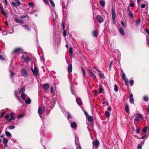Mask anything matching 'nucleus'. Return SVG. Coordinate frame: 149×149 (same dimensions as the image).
<instances>
[{
    "instance_id": "nucleus-1",
    "label": "nucleus",
    "mask_w": 149,
    "mask_h": 149,
    "mask_svg": "<svg viewBox=\"0 0 149 149\" xmlns=\"http://www.w3.org/2000/svg\"><path fill=\"white\" fill-rule=\"evenodd\" d=\"M15 113L13 112H10L9 115H6L5 118L8 122H10L12 120H15V118L14 116Z\"/></svg>"
},
{
    "instance_id": "nucleus-2",
    "label": "nucleus",
    "mask_w": 149,
    "mask_h": 149,
    "mask_svg": "<svg viewBox=\"0 0 149 149\" xmlns=\"http://www.w3.org/2000/svg\"><path fill=\"white\" fill-rule=\"evenodd\" d=\"M40 133L42 134L41 138V141L42 144L46 143L48 141L47 135V134H44L43 132L40 131Z\"/></svg>"
},
{
    "instance_id": "nucleus-3",
    "label": "nucleus",
    "mask_w": 149,
    "mask_h": 149,
    "mask_svg": "<svg viewBox=\"0 0 149 149\" xmlns=\"http://www.w3.org/2000/svg\"><path fill=\"white\" fill-rule=\"evenodd\" d=\"M44 112L43 111L42 108L39 107L38 109V113L40 117L42 119L43 118L44 116L45 115L43 113Z\"/></svg>"
},
{
    "instance_id": "nucleus-4",
    "label": "nucleus",
    "mask_w": 149,
    "mask_h": 149,
    "mask_svg": "<svg viewBox=\"0 0 149 149\" xmlns=\"http://www.w3.org/2000/svg\"><path fill=\"white\" fill-rule=\"evenodd\" d=\"M22 58L24 59L25 62H26L27 63L28 61H31V59L28 57L27 54L26 53H24L22 56Z\"/></svg>"
},
{
    "instance_id": "nucleus-5",
    "label": "nucleus",
    "mask_w": 149,
    "mask_h": 149,
    "mask_svg": "<svg viewBox=\"0 0 149 149\" xmlns=\"http://www.w3.org/2000/svg\"><path fill=\"white\" fill-rule=\"evenodd\" d=\"M22 51V49L20 47L17 48L15 49L12 52V54H19Z\"/></svg>"
},
{
    "instance_id": "nucleus-6",
    "label": "nucleus",
    "mask_w": 149,
    "mask_h": 149,
    "mask_svg": "<svg viewBox=\"0 0 149 149\" xmlns=\"http://www.w3.org/2000/svg\"><path fill=\"white\" fill-rule=\"evenodd\" d=\"M111 13L112 15V19L113 20V22L114 24H115L116 23L115 20L116 17V13L115 12V9L114 8H112Z\"/></svg>"
},
{
    "instance_id": "nucleus-7",
    "label": "nucleus",
    "mask_w": 149,
    "mask_h": 149,
    "mask_svg": "<svg viewBox=\"0 0 149 149\" xmlns=\"http://www.w3.org/2000/svg\"><path fill=\"white\" fill-rule=\"evenodd\" d=\"M21 25L27 31H30L31 30V27L27 24H21Z\"/></svg>"
},
{
    "instance_id": "nucleus-8",
    "label": "nucleus",
    "mask_w": 149,
    "mask_h": 149,
    "mask_svg": "<svg viewBox=\"0 0 149 149\" xmlns=\"http://www.w3.org/2000/svg\"><path fill=\"white\" fill-rule=\"evenodd\" d=\"M31 70L33 72L34 76H36L38 75V70L36 67L34 66V69L31 68Z\"/></svg>"
},
{
    "instance_id": "nucleus-9",
    "label": "nucleus",
    "mask_w": 149,
    "mask_h": 149,
    "mask_svg": "<svg viewBox=\"0 0 149 149\" xmlns=\"http://www.w3.org/2000/svg\"><path fill=\"white\" fill-rule=\"evenodd\" d=\"M93 146H94L96 148H97L99 146V142L96 139L95 141H93Z\"/></svg>"
},
{
    "instance_id": "nucleus-10",
    "label": "nucleus",
    "mask_w": 149,
    "mask_h": 149,
    "mask_svg": "<svg viewBox=\"0 0 149 149\" xmlns=\"http://www.w3.org/2000/svg\"><path fill=\"white\" fill-rule=\"evenodd\" d=\"M22 75L24 77H27L28 75V74L26 71L25 69H23L21 71Z\"/></svg>"
},
{
    "instance_id": "nucleus-11",
    "label": "nucleus",
    "mask_w": 149,
    "mask_h": 149,
    "mask_svg": "<svg viewBox=\"0 0 149 149\" xmlns=\"http://www.w3.org/2000/svg\"><path fill=\"white\" fill-rule=\"evenodd\" d=\"M87 71L88 73L93 78H96V76L95 74L92 72L91 70L88 69H87Z\"/></svg>"
},
{
    "instance_id": "nucleus-12",
    "label": "nucleus",
    "mask_w": 149,
    "mask_h": 149,
    "mask_svg": "<svg viewBox=\"0 0 149 149\" xmlns=\"http://www.w3.org/2000/svg\"><path fill=\"white\" fill-rule=\"evenodd\" d=\"M15 97L17 99V100L21 103H23V102L21 100L20 97L18 95L17 91H15Z\"/></svg>"
},
{
    "instance_id": "nucleus-13",
    "label": "nucleus",
    "mask_w": 149,
    "mask_h": 149,
    "mask_svg": "<svg viewBox=\"0 0 149 149\" xmlns=\"http://www.w3.org/2000/svg\"><path fill=\"white\" fill-rule=\"evenodd\" d=\"M97 18L99 23H101L104 22V19L101 15H97Z\"/></svg>"
},
{
    "instance_id": "nucleus-14",
    "label": "nucleus",
    "mask_w": 149,
    "mask_h": 149,
    "mask_svg": "<svg viewBox=\"0 0 149 149\" xmlns=\"http://www.w3.org/2000/svg\"><path fill=\"white\" fill-rule=\"evenodd\" d=\"M12 5L15 7H17L19 6L21 3H20L19 0L17 1L16 2L13 1L12 2Z\"/></svg>"
},
{
    "instance_id": "nucleus-15",
    "label": "nucleus",
    "mask_w": 149,
    "mask_h": 149,
    "mask_svg": "<svg viewBox=\"0 0 149 149\" xmlns=\"http://www.w3.org/2000/svg\"><path fill=\"white\" fill-rule=\"evenodd\" d=\"M76 101L78 105L81 106L82 104V102L80 99L78 97H77L76 98Z\"/></svg>"
},
{
    "instance_id": "nucleus-16",
    "label": "nucleus",
    "mask_w": 149,
    "mask_h": 149,
    "mask_svg": "<svg viewBox=\"0 0 149 149\" xmlns=\"http://www.w3.org/2000/svg\"><path fill=\"white\" fill-rule=\"evenodd\" d=\"M77 125L75 122H73L71 124V127L72 128H74L75 130L77 128Z\"/></svg>"
},
{
    "instance_id": "nucleus-17",
    "label": "nucleus",
    "mask_w": 149,
    "mask_h": 149,
    "mask_svg": "<svg viewBox=\"0 0 149 149\" xmlns=\"http://www.w3.org/2000/svg\"><path fill=\"white\" fill-rule=\"evenodd\" d=\"M119 31L122 36H123L125 35L124 31L122 27H119Z\"/></svg>"
},
{
    "instance_id": "nucleus-18",
    "label": "nucleus",
    "mask_w": 149,
    "mask_h": 149,
    "mask_svg": "<svg viewBox=\"0 0 149 149\" xmlns=\"http://www.w3.org/2000/svg\"><path fill=\"white\" fill-rule=\"evenodd\" d=\"M92 34L94 37H97L98 35V32L96 30H94L92 32Z\"/></svg>"
},
{
    "instance_id": "nucleus-19",
    "label": "nucleus",
    "mask_w": 149,
    "mask_h": 149,
    "mask_svg": "<svg viewBox=\"0 0 149 149\" xmlns=\"http://www.w3.org/2000/svg\"><path fill=\"white\" fill-rule=\"evenodd\" d=\"M72 70V66L71 63L68 66V71L69 72H71Z\"/></svg>"
},
{
    "instance_id": "nucleus-20",
    "label": "nucleus",
    "mask_w": 149,
    "mask_h": 149,
    "mask_svg": "<svg viewBox=\"0 0 149 149\" xmlns=\"http://www.w3.org/2000/svg\"><path fill=\"white\" fill-rule=\"evenodd\" d=\"M52 18L54 20H55V19L57 18V15L55 12H54L52 13Z\"/></svg>"
},
{
    "instance_id": "nucleus-21",
    "label": "nucleus",
    "mask_w": 149,
    "mask_h": 149,
    "mask_svg": "<svg viewBox=\"0 0 149 149\" xmlns=\"http://www.w3.org/2000/svg\"><path fill=\"white\" fill-rule=\"evenodd\" d=\"M49 84H44L43 86V89L45 90H47L49 87Z\"/></svg>"
},
{
    "instance_id": "nucleus-22",
    "label": "nucleus",
    "mask_w": 149,
    "mask_h": 149,
    "mask_svg": "<svg viewBox=\"0 0 149 149\" xmlns=\"http://www.w3.org/2000/svg\"><path fill=\"white\" fill-rule=\"evenodd\" d=\"M133 95L132 94H131L130 95V103L134 104V100L133 98Z\"/></svg>"
},
{
    "instance_id": "nucleus-23",
    "label": "nucleus",
    "mask_w": 149,
    "mask_h": 149,
    "mask_svg": "<svg viewBox=\"0 0 149 149\" xmlns=\"http://www.w3.org/2000/svg\"><path fill=\"white\" fill-rule=\"evenodd\" d=\"M3 143L5 146H6V144L8 142V140L7 138H4L3 139Z\"/></svg>"
},
{
    "instance_id": "nucleus-24",
    "label": "nucleus",
    "mask_w": 149,
    "mask_h": 149,
    "mask_svg": "<svg viewBox=\"0 0 149 149\" xmlns=\"http://www.w3.org/2000/svg\"><path fill=\"white\" fill-rule=\"evenodd\" d=\"M87 119L88 121L91 123L93 121V117L91 116H89L87 117Z\"/></svg>"
},
{
    "instance_id": "nucleus-25",
    "label": "nucleus",
    "mask_w": 149,
    "mask_h": 149,
    "mask_svg": "<svg viewBox=\"0 0 149 149\" xmlns=\"http://www.w3.org/2000/svg\"><path fill=\"white\" fill-rule=\"evenodd\" d=\"M141 31L143 33L145 31L146 32L148 35H149V30H147L146 29H142L141 28Z\"/></svg>"
},
{
    "instance_id": "nucleus-26",
    "label": "nucleus",
    "mask_w": 149,
    "mask_h": 149,
    "mask_svg": "<svg viewBox=\"0 0 149 149\" xmlns=\"http://www.w3.org/2000/svg\"><path fill=\"white\" fill-rule=\"evenodd\" d=\"M130 17L132 18L133 20L134 19V14L132 12V11H130V12H129L128 13Z\"/></svg>"
},
{
    "instance_id": "nucleus-27",
    "label": "nucleus",
    "mask_w": 149,
    "mask_h": 149,
    "mask_svg": "<svg viewBox=\"0 0 149 149\" xmlns=\"http://www.w3.org/2000/svg\"><path fill=\"white\" fill-rule=\"evenodd\" d=\"M125 111L127 112H129V106L127 104H126L125 105Z\"/></svg>"
},
{
    "instance_id": "nucleus-28",
    "label": "nucleus",
    "mask_w": 149,
    "mask_h": 149,
    "mask_svg": "<svg viewBox=\"0 0 149 149\" xmlns=\"http://www.w3.org/2000/svg\"><path fill=\"white\" fill-rule=\"evenodd\" d=\"M25 103L28 104H30L31 103V100L30 97H29L28 99L25 101Z\"/></svg>"
},
{
    "instance_id": "nucleus-29",
    "label": "nucleus",
    "mask_w": 149,
    "mask_h": 149,
    "mask_svg": "<svg viewBox=\"0 0 149 149\" xmlns=\"http://www.w3.org/2000/svg\"><path fill=\"white\" fill-rule=\"evenodd\" d=\"M15 74V73L13 71H10V76L11 79L13 77Z\"/></svg>"
},
{
    "instance_id": "nucleus-30",
    "label": "nucleus",
    "mask_w": 149,
    "mask_h": 149,
    "mask_svg": "<svg viewBox=\"0 0 149 149\" xmlns=\"http://www.w3.org/2000/svg\"><path fill=\"white\" fill-rule=\"evenodd\" d=\"M25 89L24 87H22L19 91V93H24L23 92L25 91Z\"/></svg>"
},
{
    "instance_id": "nucleus-31",
    "label": "nucleus",
    "mask_w": 149,
    "mask_h": 149,
    "mask_svg": "<svg viewBox=\"0 0 149 149\" xmlns=\"http://www.w3.org/2000/svg\"><path fill=\"white\" fill-rule=\"evenodd\" d=\"M15 21L16 22L18 23H19L20 24H22L23 23V22L22 21L18 19L17 18H15Z\"/></svg>"
},
{
    "instance_id": "nucleus-32",
    "label": "nucleus",
    "mask_w": 149,
    "mask_h": 149,
    "mask_svg": "<svg viewBox=\"0 0 149 149\" xmlns=\"http://www.w3.org/2000/svg\"><path fill=\"white\" fill-rule=\"evenodd\" d=\"M100 3L102 7H104L105 4V2L104 0H101L100 2Z\"/></svg>"
},
{
    "instance_id": "nucleus-33",
    "label": "nucleus",
    "mask_w": 149,
    "mask_h": 149,
    "mask_svg": "<svg viewBox=\"0 0 149 149\" xmlns=\"http://www.w3.org/2000/svg\"><path fill=\"white\" fill-rule=\"evenodd\" d=\"M147 127H145L142 129V132L144 134H146V132L147 131Z\"/></svg>"
},
{
    "instance_id": "nucleus-34",
    "label": "nucleus",
    "mask_w": 149,
    "mask_h": 149,
    "mask_svg": "<svg viewBox=\"0 0 149 149\" xmlns=\"http://www.w3.org/2000/svg\"><path fill=\"white\" fill-rule=\"evenodd\" d=\"M21 97L23 100H25L26 99L25 97V94L24 93H22L21 95Z\"/></svg>"
},
{
    "instance_id": "nucleus-35",
    "label": "nucleus",
    "mask_w": 149,
    "mask_h": 149,
    "mask_svg": "<svg viewBox=\"0 0 149 149\" xmlns=\"http://www.w3.org/2000/svg\"><path fill=\"white\" fill-rule=\"evenodd\" d=\"M1 13L5 16L7 17V14L6 13V12L5 11H4L3 10H1Z\"/></svg>"
},
{
    "instance_id": "nucleus-36",
    "label": "nucleus",
    "mask_w": 149,
    "mask_h": 149,
    "mask_svg": "<svg viewBox=\"0 0 149 149\" xmlns=\"http://www.w3.org/2000/svg\"><path fill=\"white\" fill-rule=\"evenodd\" d=\"M98 72H99L98 74L100 78H101L103 76V74L102 73L101 71L99 70Z\"/></svg>"
},
{
    "instance_id": "nucleus-37",
    "label": "nucleus",
    "mask_w": 149,
    "mask_h": 149,
    "mask_svg": "<svg viewBox=\"0 0 149 149\" xmlns=\"http://www.w3.org/2000/svg\"><path fill=\"white\" fill-rule=\"evenodd\" d=\"M6 136L8 137H10L11 136L10 133L8 131H6Z\"/></svg>"
},
{
    "instance_id": "nucleus-38",
    "label": "nucleus",
    "mask_w": 149,
    "mask_h": 149,
    "mask_svg": "<svg viewBox=\"0 0 149 149\" xmlns=\"http://www.w3.org/2000/svg\"><path fill=\"white\" fill-rule=\"evenodd\" d=\"M105 115L107 117H108L110 116V113L107 111H106L105 113Z\"/></svg>"
},
{
    "instance_id": "nucleus-39",
    "label": "nucleus",
    "mask_w": 149,
    "mask_h": 149,
    "mask_svg": "<svg viewBox=\"0 0 149 149\" xmlns=\"http://www.w3.org/2000/svg\"><path fill=\"white\" fill-rule=\"evenodd\" d=\"M49 1L51 6H52L53 7H54L55 6V4L52 0H49Z\"/></svg>"
},
{
    "instance_id": "nucleus-40",
    "label": "nucleus",
    "mask_w": 149,
    "mask_h": 149,
    "mask_svg": "<svg viewBox=\"0 0 149 149\" xmlns=\"http://www.w3.org/2000/svg\"><path fill=\"white\" fill-rule=\"evenodd\" d=\"M82 72L83 74V76L84 77H85L86 76V73L85 70L82 68H81Z\"/></svg>"
},
{
    "instance_id": "nucleus-41",
    "label": "nucleus",
    "mask_w": 149,
    "mask_h": 149,
    "mask_svg": "<svg viewBox=\"0 0 149 149\" xmlns=\"http://www.w3.org/2000/svg\"><path fill=\"white\" fill-rule=\"evenodd\" d=\"M103 91V89L102 88L101 86V85L99 89V93H101Z\"/></svg>"
},
{
    "instance_id": "nucleus-42",
    "label": "nucleus",
    "mask_w": 149,
    "mask_h": 149,
    "mask_svg": "<svg viewBox=\"0 0 149 149\" xmlns=\"http://www.w3.org/2000/svg\"><path fill=\"white\" fill-rule=\"evenodd\" d=\"M121 76L122 78L123 79H124L126 78H125V73H124V72H123V74H121Z\"/></svg>"
},
{
    "instance_id": "nucleus-43",
    "label": "nucleus",
    "mask_w": 149,
    "mask_h": 149,
    "mask_svg": "<svg viewBox=\"0 0 149 149\" xmlns=\"http://www.w3.org/2000/svg\"><path fill=\"white\" fill-rule=\"evenodd\" d=\"M114 90L116 92H117L118 91V87L116 84L114 85Z\"/></svg>"
},
{
    "instance_id": "nucleus-44",
    "label": "nucleus",
    "mask_w": 149,
    "mask_h": 149,
    "mask_svg": "<svg viewBox=\"0 0 149 149\" xmlns=\"http://www.w3.org/2000/svg\"><path fill=\"white\" fill-rule=\"evenodd\" d=\"M148 96H144L143 97V100L145 101H147L148 100Z\"/></svg>"
},
{
    "instance_id": "nucleus-45",
    "label": "nucleus",
    "mask_w": 149,
    "mask_h": 149,
    "mask_svg": "<svg viewBox=\"0 0 149 149\" xmlns=\"http://www.w3.org/2000/svg\"><path fill=\"white\" fill-rule=\"evenodd\" d=\"M121 24L125 28H126V24L125 22L123 21H121Z\"/></svg>"
},
{
    "instance_id": "nucleus-46",
    "label": "nucleus",
    "mask_w": 149,
    "mask_h": 149,
    "mask_svg": "<svg viewBox=\"0 0 149 149\" xmlns=\"http://www.w3.org/2000/svg\"><path fill=\"white\" fill-rule=\"evenodd\" d=\"M15 127L14 125H10L8 126V129H13L15 128Z\"/></svg>"
},
{
    "instance_id": "nucleus-47",
    "label": "nucleus",
    "mask_w": 149,
    "mask_h": 149,
    "mask_svg": "<svg viewBox=\"0 0 149 149\" xmlns=\"http://www.w3.org/2000/svg\"><path fill=\"white\" fill-rule=\"evenodd\" d=\"M140 18L138 19L136 21V25L137 26L140 23Z\"/></svg>"
},
{
    "instance_id": "nucleus-48",
    "label": "nucleus",
    "mask_w": 149,
    "mask_h": 149,
    "mask_svg": "<svg viewBox=\"0 0 149 149\" xmlns=\"http://www.w3.org/2000/svg\"><path fill=\"white\" fill-rule=\"evenodd\" d=\"M76 147L77 149H81V146L79 144H76Z\"/></svg>"
},
{
    "instance_id": "nucleus-49",
    "label": "nucleus",
    "mask_w": 149,
    "mask_h": 149,
    "mask_svg": "<svg viewBox=\"0 0 149 149\" xmlns=\"http://www.w3.org/2000/svg\"><path fill=\"white\" fill-rule=\"evenodd\" d=\"M69 51L70 53L71 54V56H72V55H73V52H72V49L71 47H70V48L69 49Z\"/></svg>"
},
{
    "instance_id": "nucleus-50",
    "label": "nucleus",
    "mask_w": 149,
    "mask_h": 149,
    "mask_svg": "<svg viewBox=\"0 0 149 149\" xmlns=\"http://www.w3.org/2000/svg\"><path fill=\"white\" fill-rule=\"evenodd\" d=\"M46 100V102H44L45 104L46 105H47L48 104V103H49V101L48 99H45Z\"/></svg>"
},
{
    "instance_id": "nucleus-51",
    "label": "nucleus",
    "mask_w": 149,
    "mask_h": 149,
    "mask_svg": "<svg viewBox=\"0 0 149 149\" xmlns=\"http://www.w3.org/2000/svg\"><path fill=\"white\" fill-rule=\"evenodd\" d=\"M136 117L137 118H142V116L139 113H137L136 116Z\"/></svg>"
},
{
    "instance_id": "nucleus-52",
    "label": "nucleus",
    "mask_w": 149,
    "mask_h": 149,
    "mask_svg": "<svg viewBox=\"0 0 149 149\" xmlns=\"http://www.w3.org/2000/svg\"><path fill=\"white\" fill-rule=\"evenodd\" d=\"M6 113L5 112H3L2 113H1L0 112V114L1 113V114L0 115V118L4 116V115Z\"/></svg>"
},
{
    "instance_id": "nucleus-53",
    "label": "nucleus",
    "mask_w": 149,
    "mask_h": 149,
    "mask_svg": "<svg viewBox=\"0 0 149 149\" xmlns=\"http://www.w3.org/2000/svg\"><path fill=\"white\" fill-rule=\"evenodd\" d=\"M130 84L131 86H133L134 85V81L133 80H131L130 81Z\"/></svg>"
},
{
    "instance_id": "nucleus-54",
    "label": "nucleus",
    "mask_w": 149,
    "mask_h": 149,
    "mask_svg": "<svg viewBox=\"0 0 149 149\" xmlns=\"http://www.w3.org/2000/svg\"><path fill=\"white\" fill-rule=\"evenodd\" d=\"M43 1V2H44V3L46 4H47V5H49V2L47 1V0H42ZM50 7V6H49Z\"/></svg>"
},
{
    "instance_id": "nucleus-55",
    "label": "nucleus",
    "mask_w": 149,
    "mask_h": 149,
    "mask_svg": "<svg viewBox=\"0 0 149 149\" xmlns=\"http://www.w3.org/2000/svg\"><path fill=\"white\" fill-rule=\"evenodd\" d=\"M137 148L138 149H141L142 146L141 144H139L137 145Z\"/></svg>"
},
{
    "instance_id": "nucleus-56",
    "label": "nucleus",
    "mask_w": 149,
    "mask_h": 149,
    "mask_svg": "<svg viewBox=\"0 0 149 149\" xmlns=\"http://www.w3.org/2000/svg\"><path fill=\"white\" fill-rule=\"evenodd\" d=\"M125 81V83L126 84H127L129 83L128 80L127 78H125L124 79Z\"/></svg>"
},
{
    "instance_id": "nucleus-57",
    "label": "nucleus",
    "mask_w": 149,
    "mask_h": 149,
    "mask_svg": "<svg viewBox=\"0 0 149 149\" xmlns=\"http://www.w3.org/2000/svg\"><path fill=\"white\" fill-rule=\"evenodd\" d=\"M24 115L23 114H19L17 116V118H23L24 117Z\"/></svg>"
},
{
    "instance_id": "nucleus-58",
    "label": "nucleus",
    "mask_w": 149,
    "mask_h": 149,
    "mask_svg": "<svg viewBox=\"0 0 149 149\" xmlns=\"http://www.w3.org/2000/svg\"><path fill=\"white\" fill-rule=\"evenodd\" d=\"M62 27H63V30L64 31V30H65V23H64V22H62Z\"/></svg>"
},
{
    "instance_id": "nucleus-59",
    "label": "nucleus",
    "mask_w": 149,
    "mask_h": 149,
    "mask_svg": "<svg viewBox=\"0 0 149 149\" xmlns=\"http://www.w3.org/2000/svg\"><path fill=\"white\" fill-rule=\"evenodd\" d=\"M0 60L1 61L5 60L4 58L3 57V56L0 54Z\"/></svg>"
},
{
    "instance_id": "nucleus-60",
    "label": "nucleus",
    "mask_w": 149,
    "mask_h": 149,
    "mask_svg": "<svg viewBox=\"0 0 149 149\" xmlns=\"http://www.w3.org/2000/svg\"><path fill=\"white\" fill-rule=\"evenodd\" d=\"M29 5L30 7H31L32 8H33V3L32 2L29 3Z\"/></svg>"
},
{
    "instance_id": "nucleus-61",
    "label": "nucleus",
    "mask_w": 149,
    "mask_h": 149,
    "mask_svg": "<svg viewBox=\"0 0 149 149\" xmlns=\"http://www.w3.org/2000/svg\"><path fill=\"white\" fill-rule=\"evenodd\" d=\"M68 119L72 118V116L70 114V113L69 112H68Z\"/></svg>"
},
{
    "instance_id": "nucleus-62",
    "label": "nucleus",
    "mask_w": 149,
    "mask_h": 149,
    "mask_svg": "<svg viewBox=\"0 0 149 149\" xmlns=\"http://www.w3.org/2000/svg\"><path fill=\"white\" fill-rule=\"evenodd\" d=\"M63 36L64 37H65L66 36V32L65 30L63 31Z\"/></svg>"
},
{
    "instance_id": "nucleus-63",
    "label": "nucleus",
    "mask_w": 149,
    "mask_h": 149,
    "mask_svg": "<svg viewBox=\"0 0 149 149\" xmlns=\"http://www.w3.org/2000/svg\"><path fill=\"white\" fill-rule=\"evenodd\" d=\"M48 107H46L45 106H44L43 107V108H42V109L44 112L46 110V109Z\"/></svg>"
},
{
    "instance_id": "nucleus-64",
    "label": "nucleus",
    "mask_w": 149,
    "mask_h": 149,
    "mask_svg": "<svg viewBox=\"0 0 149 149\" xmlns=\"http://www.w3.org/2000/svg\"><path fill=\"white\" fill-rule=\"evenodd\" d=\"M95 94H94V96L95 97H96L97 96V91L95 90L94 91Z\"/></svg>"
}]
</instances>
